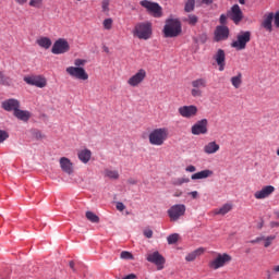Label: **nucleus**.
<instances>
[{
  "label": "nucleus",
  "mask_w": 279,
  "mask_h": 279,
  "mask_svg": "<svg viewBox=\"0 0 279 279\" xmlns=\"http://www.w3.org/2000/svg\"><path fill=\"white\" fill-rule=\"evenodd\" d=\"M86 62V59H75L74 65L68 66L65 73H68L70 77H73V80H78L80 82L88 81V72L84 69Z\"/></svg>",
  "instance_id": "1"
},
{
  "label": "nucleus",
  "mask_w": 279,
  "mask_h": 279,
  "mask_svg": "<svg viewBox=\"0 0 279 279\" xmlns=\"http://www.w3.org/2000/svg\"><path fill=\"white\" fill-rule=\"evenodd\" d=\"M162 33L165 38H178L182 34V22L173 17L167 19Z\"/></svg>",
  "instance_id": "2"
},
{
  "label": "nucleus",
  "mask_w": 279,
  "mask_h": 279,
  "mask_svg": "<svg viewBox=\"0 0 279 279\" xmlns=\"http://www.w3.org/2000/svg\"><path fill=\"white\" fill-rule=\"evenodd\" d=\"M168 138H169V129H167V128L154 129L148 134L149 144L154 145L155 147H162V145H165V142Z\"/></svg>",
  "instance_id": "3"
},
{
  "label": "nucleus",
  "mask_w": 279,
  "mask_h": 279,
  "mask_svg": "<svg viewBox=\"0 0 279 279\" xmlns=\"http://www.w3.org/2000/svg\"><path fill=\"white\" fill-rule=\"evenodd\" d=\"M133 35L140 40H149L151 38V23H138L135 25Z\"/></svg>",
  "instance_id": "4"
},
{
  "label": "nucleus",
  "mask_w": 279,
  "mask_h": 279,
  "mask_svg": "<svg viewBox=\"0 0 279 279\" xmlns=\"http://www.w3.org/2000/svg\"><path fill=\"white\" fill-rule=\"evenodd\" d=\"M232 263V256L228 253H217L216 257L209 262V268L217 270Z\"/></svg>",
  "instance_id": "5"
},
{
  "label": "nucleus",
  "mask_w": 279,
  "mask_h": 279,
  "mask_svg": "<svg viewBox=\"0 0 279 279\" xmlns=\"http://www.w3.org/2000/svg\"><path fill=\"white\" fill-rule=\"evenodd\" d=\"M252 40V33L250 31L241 32L236 36V40L232 41L231 47L238 51H243L247 47V43Z\"/></svg>",
  "instance_id": "6"
},
{
  "label": "nucleus",
  "mask_w": 279,
  "mask_h": 279,
  "mask_svg": "<svg viewBox=\"0 0 279 279\" xmlns=\"http://www.w3.org/2000/svg\"><path fill=\"white\" fill-rule=\"evenodd\" d=\"M142 8H145L149 14H151L155 19H160L162 16V7L157 2H151L149 0H142L140 2Z\"/></svg>",
  "instance_id": "7"
},
{
  "label": "nucleus",
  "mask_w": 279,
  "mask_h": 279,
  "mask_svg": "<svg viewBox=\"0 0 279 279\" xmlns=\"http://www.w3.org/2000/svg\"><path fill=\"white\" fill-rule=\"evenodd\" d=\"M192 89H191V95L192 97H203L204 95V88L208 86V82L206 78H196L192 81L191 83Z\"/></svg>",
  "instance_id": "8"
},
{
  "label": "nucleus",
  "mask_w": 279,
  "mask_h": 279,
  "mask_svg": "<svg viewBox=\"0 0 279 279\" xmlns=\"http://www.w3.org/2000/svg\"><path fill=\"white\" fill-rule=\"evenodd\" d=\"M71 49V46L69 45V41L64 38H59L58 40L54 41L51 52L54 56H60L62 53L69 52Z\"/></svg>",
  "instance_id": "9"
},
{
  "label": "nucleus",
  "mask_w": 279,
  "mask_h": 279,
  "mask_svg": "<svg viewBox=\"0 0 279 279\" xmlns=\"http://www.w3.org/2000/svg\"><path fill=\"white\" fill-rule=\"evenodd\" d=\"M185 213L186 206L183 204L173 205L168 209V216L170 217V221H178L180 217H184Z\"/></svg>",
  "instance_id": "10"
},
{
  "label": "nucleus",
  "mask_w": 279,
  "mask_h": 279,
  "mask_svg": "<svg viewBox=\"0 0 279 279\" xmlns=\"http://www.w3.org/2000/svg\"><path fill=\"white\" fill-rule=\"evenodd\" d=\"M146 260H148V263H153V265H156L158 271L165 269V263H167L165 256H162L158 251L147 254Z\"/></svg>",
  "instance_id": "11"
},
{
  "label": "nucleus",
  "mask_w": 279,
  "mask_h": 279,
  "mask_svg": "<svg viewBox=\"0 0 279 279\" xmlns=\"http://www.w3.org/2000/svg\"><path fill=\"white\" fill-rule=\"evenodd\" d=\"M147 77V71L145 69H140L134 75H132L128 80L129 86H132V88H136L137 86H141L143 82H145V78Z\"/></svg>",
  "instance_id": "12"
},
{
  "label": "nucleus",
  "mask_w": 279,
  "mask_h": 279,
  "mask_svg": "<svg viewBox=\"0 0 279 279\" xmlns=\"http://www.w3.org/2000/svg\"><path fill=\"white\" fill-rule=\"evenodd\" d=\"M191 132L194 136L208 134V119L198 120L196 123L192 125Z\"/></svg>",
  "instance_id": "13"
},
{
  "label": "nucleus",
  "mask_w": 279,
  "mask_h": 279,
  "mask_svg": "<svg viewBox=\"0 0 279 279\" xmlns=\"http://www.w3.org/2000/svg\"><path fill=\"white\" fill-rule=\"evenodd\" d=\"M178 112L180 117H183V119H193L197 117V112H199V110L197 109V106L190 105L180 107Z\"/></svg>",
  "instance_id": "14"
},
{
  "label": "nucleus",
  "mask_w": 279,
  "mask_h": 279,
  "mask_svg": "<svg viewBox=\"0 0 279 279\" xmlns=\"http://www.w3.org/2000/svg\"><path fill=\"white\" fill-rule=\"evenodd\" d=\"M24 82L29 86H36L37 88H45V86H47V78L40 75L25 76Z\"/></svg>",
  "instance_id": "15"
},
{
  "label": "nucleus",
  "mask_w": 279,
  "mask_h": 279,
  "mask_svg": "<svg viewBox=\"0 0 279 279\" xmlns=\"http://www.w3.org/2000/svg\"><path fill=\"white\" fill-rule=\"evenodd\" d=\"M228 16L235 25H239L243 21V11H241V7L234 4L229 11Z\"/></svg>",
  "instance_id": "16"
},
{
  "label": "nucleus",
  "mask_w": 279,
  "mask_h": 279,
  "mask_svg": "<svg viewBox=\"0 0 279 279\" xmlns=\"http://www.w3.org/2000/svg\"><path fill=\"white\" fill-rule=\"evenodd\" d=\"M230 36V28L226 25H220L216 27L215 31V41L221 43V40H228Z\"/></svg>",
  "instance_id": "17"
},
{
  "label": "nucleus",
  "mask_w": 279,
  "mask_h": 279,
  "mask_svg": "<svg viewBox=\"0 0 279 279\" xmlns=\"http://www.w3.org/2000/svg\"><path fill=\"white\" fill-rule=\"evenodd\" d=\"M276 191L274 185H266L262 190L254 193L255 199H267Z\"/></svg>",
  "instance_id": "18"
},
{
  "label": "nucleus",
  "mask_w": 279,
  "mask_h": 279,
  "mask_svg": "<svg viewBox=\"0 0 279 279\" xmlns=\"http://www.w3.org/2000/svg\"><path fill=\"white\" fill-rule=\"evenodd\" d=\"M2 108L3 110H5L7 112H16L19 110V108H21V102L14 98H10L8 100H4L2 102Z\"/></svg>",
  "instance_id": "19"
},
{
  "label": "nucleus",
  "mask_w": 279,
  "mask_h": 279,
  "mask_svg": "<svg viewBox=\"0 0 279 279\" xmlns=\"http://www.w3.org/2000/svg\"><path fill=\"white\" fill-rule=\"evenodd\" d=\"M214 60L219 66V71L226 70V51L223 49H218L214 54Z\"/></svg>",
  "instance_id": "20"
},
{
  "label": "nucleus",
  "mask_w": 279,
  "mask_h": 279,
  "mask_svg": "<svg viewBox=\"0 0 279 279\" xmlns=\"http://www.w3.org/2000/svg\"><path fill=\"white\" fill-rule=\"evenodd\" d=\"M59 165L63 173H68V175H72L74 168H73V163L71 162V159L66 157H61L59 160Z\"/></svg>",
  "instance_id": "21"
},
{
  "label": "nucleus",
  "mask_w": 279,
  "mask_h": 279,
  "mask_svg": "<svg viewBox=\"0 0 279 279\" xmlns=\"http://www.w3.org/2000/svg\"><path fill=\"white\" fill-rule=\"evenodd\" d=\"M274 13H268L264 16V21L262 22V27L266 29V32H274Z\"/></svg>",
  "instance_id": "22"
},
{
  "label": "nucleus",
  "mask_w": 279,
  "mask_h": 279,
  "mask_svg": "<svg viewBox=\"0 0 279 279\" xmlns=\"http://www.w3.org/2000/svg\"><path fill=\"white\" fill-rule=\"evenodd\" d=\"M78 156V160H81V162H83L84 165H88V162H90V158L93 156V151H90V149L85 148L82 149L77 153Z\"/></svg>",
  "instance_id": "23"
},
{
  "label": "nucleus",
  "mask_w": 279,
  "mask_h": 279,
  "mask_svg": "<svg viewBox=\"0 0 279 279\" xmlns=\"http://www.w3.org/2000/svg\"><path fill=\"white\" fill-rule=\"evenodd\" d=\"M219 149H221V147L219 146V144H217V142H209L204 146L203 151L205 154L213 155L217 154Z\"/></svg>",
  "instance_id": "24"
},
{
  "label": "nucleus",
  "mask_w": 279,
  "mask_h": 279,
  "mask_svg": "<svg viewBox=\"0 0 279 279\" xmlns=\"http://www.w3.org/2000/svg\"><path fill=\"white\" fill-rule=\"evenodd\" d=\"M204 252H206V248L204 247H198L196 248L195 251L189 253L186 256H185V260L187 263H193V260H195V258H198V256H202V254H204Z\"/></svg>",
  "instance_id": "25"
},
{
  "label": "nucleus",
  "mask_w": 279,
  "mask_h": 279,
  "mask_svg": "<svg viewBox=\"0 0 279 279\" xmlns=\"http://www.w3.org/2000/svg\"><path fill=\"white\" fill-rule=\"evenodd\" d=\"M13 114L14 117H16V119H19L20 121H24L25 123H27V121H29L32 117V113L29 111L20 110V108H17V110Z\"/></svg>",
  "instance_id": "26"
},
{
  "label": "nucleus",
  "mask_w": 279,
  "mask_h": 279,
  "mask_svg": "<svg viewBox=\"0 0 279 279\" xmlns=\"http://www.w3.org/2000/svg\"><path fill=\"white\" fill-rule=\"evenodd\" d=\"M231 85L233 88L239 89L243 86V74L239 72L235 76L230 78Z\"/></svg>",
  "instance_id": "27"
},
{
  "label": "nucleus",
  "mask_w": 279,
  "mask_h": 279,
  "mask_svg": "<svg viewBox=\"0 0 279 279\" xmlns=\"http://www.w3.org/2000/svg\"><path fill=\"white\" fill-rule=\"evenodd\" d=\"M213 175V170H203L199 172H196L194 174H192V180H206V178H210Z\"/></svg>",
  "instance_id": "28"
},
{
  "label": "nucleus",
  "mask_w": 279,
  "mask_h": 279,
  "mask_svg": "<svg viewBox=\"0 0 279 279\" xmlns=\"http://www.w3.org/2000/svg\"><path fill=\"white\" fill-rule=\"evenodd\" d=\"M36 44L41 47V49H50L51 48V39L49 37H40L36 40Z\"/></svg>",
  "instance_id": "29"
},
{
  "label": "nucleus",
  "mask_w": 279,
  "mask_h": 279,
  "mask_svg": "<svg viewBox=\"0 0 279 279\" xmlns=\"http://www.w3.org/2000/svg\"><path fill=\"white\" fill-rule=\"evenodd\" d=\"M230 210H232V204L227 203L225 205H222L220 208H217L214 210V215H228V213H230Z\"/></svg>",
  "instance_id": "30"
},
{
  "label": "nucleus",
  "mask_w": 279,
  "mask_h": 279,
  "mask_svg": "<svg viewBox=\"0 0 279 279\" xmlns=\"http://www.w3.org/2000/svg\"><path fill=\"white\" fill-rule=\"evenodd\" d=\"M0 84L1 86H10V84H12V78L5 75L3 71H0Z\"/></svg>",
  "instance_id": "31"
},
{
  "label": "nucleus",
  "mask_w": 279,
  "mask_h": 279,
  "mask_svg": "<svg viewBox=\"0 0 279 279\" xmlns=\"http://www.w3.org/2000/svg\"><path fill=\"white\" fill-rule=\"evenodd\" d=\"M183 21L189 25L195 26L197 25L199 17H197L195 14H189L187 17L183 19Z\"/></svg>",
  "instance_id": "32"
},
{
  "label": "nucleus",
  "mask_w": 279,
  "mask_h": 279,
  "mask_svg": "<svg viewBox=\"0 0 279 279\" xmlns=\"http://www.w3.org/2000/svg\"><path fill=\"white\" fill-rule=\"evenodd\" d=\"M105 178H109V180H119V171L105 169Z\"/></svg>",
  "instance_id": "33"
},
{
  "label": "nucleus",
  "mask_w": 279,
  "mask_h": 279,
  "mask_svg": "<svg viewBox=\"0 0 279 279\" xmlns=\"http://www.w3.org/2000/svg\"><path fill=\"white\" fill-rule=\"evenodd\" d=\"M85 217L88 221H90L92 223H99V216H97L95 213L93 211H86Z\"/></svg>",
  "instance_id": "34"
},
{
  "label": "nucleus",
  "mask_w": 279,
  "mask_h": 279,
  "mask_svg": "<svg viewBox=\"0 0 279 279\" xmlns=\"http://www.w3.org/2000/svg\"><path fill=\"white\" fill-rule=\"evenodd\" d=\"M195 10V0H187L184 7V12H193Z\"/></svg>",
  "instance_id": "35"
},
{
  "label": "nucleus",
  "mask_w": 279,
  "mask_h": 279,
  "mask_svg": "<svg viewBox=\"0 0 279 279\" xmlns=\"http://www.w3.org/2000/svg\"><path fill=\"white\" fill-rule=\"evenodd\" d=\"M28 5L40 10V8H43V0H29Z\"/></svg>",
  "instance_id": "36"
},
{
  "label": "nucleus",
  "mask_w": 279,
  "mask_h": 279,
  "mask_svg": "<svg viewBox=\"0 0 279 279\" xmlns=\"http://www.w3.org/2000/svg\"><path fill=\"white\" fill-rule=\"evenodd\" d=\"M189 182H191V180L187 178H179L173 181V184L174 186H182V184H189Z\"/></svg>",
  "instance_id": "37"
},
{
  "label": "nucleus",
  "mask_w": 279,
  "mask_h": 279,
  "mask_svg": "<svg viewBox=\"0 0 279 279\" xmlns=\"http://www.w3.org/2000/svg\"><path fill=\"white\" fill-rule=\"evenodd\" d=\"M180 239V234L178 233H173V234H170L168 238H167V241H168V244L169 245H173L175 244V242Z\"/></svg>",
  "instance_id": "38"
},
{
  "label": "nucleus",
  "mask_w": 279,
  "mask_h": 279,
  "mask_svg": "<svg viewBox=\"0 0 279 279\" xmlns=\"http://www.w3.org/2000/svg\"><path fill=\"white\" fill-rule=\"evenodd\" d=\"M120 258H122L123 260H134V255H132V253H130L128 251H123L120 254Z\"/></svg>",
  "instance_id": "39"
},
{
  "label": "nucleus",
  "mask_w": 279,
  "mask_h": 279,
  "mask_svg": "<svg viewBox=\"0 0 279 279\" xmlns=\"http://www.w3.org/2000/svg\"><path fill=\"white\" fill-rule=\"evenodd\" d=\"M274 241H276V235H269L267 238H264V247H269Z\"/></svg>",
  "instance_id": "40"
},
{
  "label": "nucleus",
  "mask_w": 279,
  "mask_h": 279,
  "mask_svg": "<svg viewBox=\"0 0 279 279\" xmlns=\"http://www.w3.org/2000/svg\"><path fill=\"white\" fill-rule=\"evenodd\" d=\"M112 23H113V21H112V19H110V17L104 20V22H102V27H104V29H107V31L112 29Z\"/></svg>",
  "instance_id": "41"
},
{
  "label": "nucleus",
  "mask_w": 279,
  "mask_h": 279,
  "mask_svg": "<svg viewBox=\"0 0 279 279\" xmlns=\"http://www.w3.org/2000/svg\"><path fill=\"white\" fill-rule=\"evenodd\" d=\"M10 138V134H8L7 131L0 130V144L3 143V141H8Z\"/></svg>",
  "instance_id": "42"
},
{
  "label": "nucleus",
  "mask_w": 279,
  "mask_h": 279,
  "mask_svg": "<svg viewBox=\"0 0 279 279\" xmlns=\"http://www.w3.org/2000/svg\"><path fill=\"white\" fill-rule=\"evenodd\" d=\"M109 5H110V0H102V3H101L102 12H108Z\"/></svg>",
  "instance_id": "43"
},
{
  "label": "nucleus",
  "mask_w": 279,
  "mask_h": 279,
  "mask_svg": "<svg viewBox=\"0 0 279 279\" xmlns=\"http://www.w3.org/2000/svg\"><path fill=\"white\" fill-rule=\"evenodd\" d=\"M143 233L146 239H151V236H154V231L151 229H145Z\"/></svg>",
  "instance_id": "44"
},
{
  "label": "nucleus",
  "mask_w": 279,
  "mask_h": 279,
  "mask_svg": "<svg viewBox=\"0 0 279 279\" xmlns=\"http://www.w3.org/2000/svg\"><path fill=\"white\" fill-rule=\"evenodd\" d=\"M116 208L117 210H120V213H123V210H125V205L121 202H118Z\"/></svg>",
  "instance_id": "45"
},
{
  "label": "nucleus",
  "mask_w": 279,
  "mask_h": 279,
  "mask_svg": "<svg viewBox=\"0 0 279 279\" xmlns=\"http://www.w3.org/2000/svg\"><path fill=\"white\" fill-rule=\"evenodd\" d=\"M185 171H187V173H195L197 171V168L191 165L185 168Z\"/></svg>",
  "instance_id": "46"
},
{
  "label": "nucleus",
  "mask_w": 279,
  "mask_h": 279,
  "mask_svg": "<svg viewBox=\"0 0 279 279\" xmlns=\"http://www.w3.org/2000/svg\"><path fill=\"white\" fill-rule=\"evenodd\" d=\"M219 21L221 25H226V23H228V16H226V14H221Z\"/></svg>",
  "instance_id": "47"
},
{
  "label": "nucleus",
  "mask_w": 279,
  "mask_h": 279,
  "mask_svg": "<svg viewBox=\"0 0 279 279\" xmlns=\"http://www.w3.org/2000/svg\"><path fill=\"white\" fill-rule=\"evenodd\" d=\"M275 25L276 27H279V12L275 14Z\"/></svg>",
  "instance_id": "48"
},
{
  "label": "nucleus",
  "mask_w": 279,
  "mask_h": 279,
  "mask_svg": "<svg viewBox=\"0 0 279 279\" xmlns=\"http://www.w3.org/2000/svg\"><path fill=\"white\" fill-rule=\"evenodd\" d=\"M17 5H25L28 0H14Z\"/></svg>",
  "instance_id": "49"
},
{
  "label": "nucleus",
  "mask_w": 279,
  "mask_h": 279,
  "mask_svg": "<svg viewBox=\"0 0 279 279\" xmlns=\"http://www.w3.org/2000/svg\"><path fill=\"white\" fill-rule=\"evenodd\" d=\"M35 137H36L37 140L45 138V136L43 135V133H41L40 131H37V132L35 133Z\"/></svg>",
  "instance_id": "50"
},
{
  "label": "nucleus",
  "mask_w": 279,
  "mask_h": 279,
  "mask_svg": "<svg viewBox=\"0 0 279 279\" xmlns=\"http://www.w3.org/2000/svg\"><path fill=\"white\" fill-rule=\"evenodd\" d=\"M189 195H191L193 197V199H197V191H193V192H190Z\"/></svg>",
  "instance_id": "51"
},
{
  "label": "nucleus",
  "mask_w": 279,
  "mask_h": 279,
  "mask_svg": "<svg viewBox=\"0 0 279 279\" xmlns=\"http://www.w3.org/2000/svg\"><path fill=\"white\" fill-rule=\"evenodd\" d=\"M202 43H206L208 40V36L206 34L201 35Z\"/></svg>",
  "instance_id": "52"
},
{
  "label": "nucleus",
  "mask_w": 279,
  "mask_h": 279,
  "mask_svg": "<svg viewBox=\"0 0 279 279\" xmlns=\"http://www.w3.org/2000/svg\"><path fill=\"white\" fill-rule=\"evenodd\" d=\"M122 279H136V275L130 274V275H128L126 277H124Z\"/></svg>",
  "instance_id": "53"
},
{
  "label": "nucleus",
  "mask_w": 279,
  "mask_h": 279,
  "mask_svg": "<svg viewBox=\"0 0 279 279\" xmlns=\"http://www.w3.org/2000/svg\"><path fill=\"white\" fill-rule=\"evenodd\" d=\"M215 0H203V3H205L206 5H210V3H213Z\"/></svg>",
  "instance_id": "54"
},
{
  "label": "nucleus",
  "mask_w": 279,
  "mask_h": 279,
  "mask_svg": "<svg viewBox=\"0 0 279 279\" xmlns=\"http://www.w3.org/2000/svg\"><path fill=\"white\" fill-rule=\"evenodd\" d=\"M181 195H182V191H177V192L173 194L174 197H181Z\"/></svg>",
  "instance_id": "55"
},
{
  "label": "nucleus",
  "mask_w": 279,
  "mask_h": 279,
  "mask_svg": "<svg viewBox=\"0 0 279 279\" xmlns=\"http://www.w3.org/2000/svg\"><path fill=\"white\" fill-rule=\"evenodd\" d=\"M129 184H133V185H134V184H137V181L134 180V179H130V180H129Z\"/></svg>",
  "instance_id": "56"
},
{
  "label": "nucleus",
  "mask_w": 279,
  "mask_h": 279,
  "mask_svg": "<svg viewBox=\"0 0 279 279\" xmlns=\"http://www.w3.org/2000/svg\"><path fill=\"white\" fill-rule=\"evenodd\" d=\"M257 243H260V241H265V236H258L256 238Z\"/></svg>",
  "instance_id": "57"
},
{
  "label": "nucleus",
  "mask_w": 279,
  "mask_h": 279,
  "mask_svg": "<svg viewBox=\"0 0 279 279\" xmlns=\"http://www.w3.org/2000/svg\"><path fill=\"white\" fill-rule=\"evenodd\" d=\"M70 267H71V269H73V271H75V263L74 262H70Z\"/></svg>",
  "instance_id": "58"
},
{
  "label": "nucleus",
  "mask_w": 279,
  "mask_h": 279,
  "mask_svg": "<svg viewBox=\"0 0 279 279\" xmlns=\"http://www.w3.org/2000/svg\"><path fill=\"white\" fill-rule=\"evenodd\" d=\"M272 270L275 271V274H279V265H278V266L272 267Z\"/></svg>",
  "instance_id": "59"
},
{
  "label": "nucleus",
  "mask_w": 279,
  "mask_h": 279,
  "mask_svg": "<svg viewBox=\"0 0 279 279\" xmlns=\"http://www.w3.org/2000/svg\"><path fill=\"white\" fill-rule=\"evenodd\" d=\"M239 3H241V5H245V0H239Z\"/></svg>",
  "instance_id": "60"
},
{
  "label": "nucleus",
  "mask_w": 279,
  "mask_h": 279,
  "mask_svg": "<svg viewBox=\"0 0 279 279\" xmlns=\"http://www.w3.org/2000/svg\"><path fill=\"white\" fill-rule=\"evenodd\" d=\"M250 243L256 244V243H258V241H256V239H255V240H251Z\"/></svg>",
  "instance_id": "61"
}]
</instances>
